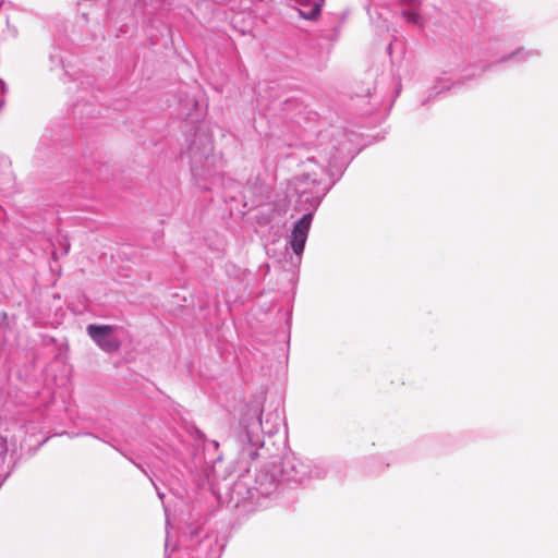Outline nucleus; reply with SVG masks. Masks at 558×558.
<instances>
[{
    "mask_svg": "<svg viewBox=\"0 0 558 558\" xmlns=\"http://www.w3.org/2000/svg\"><path fill=\"white\" fill-rule=\"evenodd\" d=\"M263 404L258 400L248 402L242 410L240 417L239 441L242 445V454L251 459L257 457V450L264 445L265 434L271 436L279 430V413L268 414L265 422L262 421Z\"/></svg>",
    "mask_w": 558,
    "mask_h": 558,
    "instance_id": "nucleus-2",
    "label": "nucleus"
},
{
    "mask_svg": "<svg viewBox=\"0 0 558 558\" xmlns=\"http://www.w3.org/2000/svg\"><path fill=\"white\" fill-rule=\"evenodd\" d=\"M282 472L288 480L294 482H302L311 477H319L324 473L323 470L317 468L312 469L308 463H305L294 457H287L283 460Z\"/></svg>",
    "mask_w": 558,
    "mask_h": 558,
    "instance_id": "nucleus-4",
    "label": "nucleus"
},
{
    "mask_svg": "<svg viewBox=\"0 0 558 558\" xmlns=\"http://www.w3.org/2000/svg\"><path fill=\"white\" fill-rule=\"evenodd\" d=\"M7 451H8L7 440L0 436V462H2L4 460Z\"/></svg>",
    "mask_w": 558,
    "mask_h": 558,
    "instance_id": "nucleus-12",
    "label": "nucleus"
},
{
    "mask_svg": "<svg viewBox=\"0 0 558 558\" xmlns=\"http://www.w3.org/2000/svg\"><path fill=\"white\" fill-rule=\"evenodd\" d=\"M537 54L538 53L536 50L525 49L523 47H520V48L511 51L510 53L504 54L499 59V62H501V63H507V62L522 63L533 57H536Z\"/></svg>",
    "mask_w": 558,
    "mask_h": 558,
    "instance_id": "nucleus-7",
    "label": "nucleus"
},
{
    "mask_svg": "<svg viewBox=\"0 0 558 558\" xmlns=\"http://www.w3.org/2000/svg\"><path fill=\"white\" fill-rule=\"evenodd\" d=\"M87 333L93 341L104 351L113 352L120 347L119 339L114 335V327L109 325H88Z\"/></svg>",
    "mask_w": 558,
    "mask_h": 558,
    "instance_id": "nucleus-5",
    "label": "nucleus"
},
{
    "mask_svg": "<svg viewBox=\"0 0 558 558\" xmlns=\"http://www.w3.org/2000/svg\"><path fill=\"white\" fill-rule=\"evenodd\" d=\"M276 489V485L274 482H269V487H263V486H259V487H254L253 489H248L247 490V495H248V498H254L255 495H263V496H268L270 494H272Z\"/></svg>",
    "mask_w": 558,
    "mask_h": 558,
    "instance_id": "nucleus-10",
    "label": "nucleus"
},
{
    "mask_svg": "<svg viewBox=\"0 0 558 558\" xmlns=\"http://www.w3.org/2000/svg\"><path fill=\"white\" fill-rule=\"evenodd\" d=\"M191 157V171L195 178L209 177V166H213L218 158L213 155V143L206 134L196 135L195 141L189 148Z\"/></svg>",
    "mask_w": 558,
    "mask_h": 558,
    "instance_id": "nucleus-3",
    "label": "nucleus"
},
{
    "mask_svg": "<svg viewBox=\"0 0 558 558\" xmlns=\"http://www.w3.org/2000/svg\"><path fill=\"white\" fill-rule=\"evenodd\" d=\"M136 468H140L144 473H146V472H145V470H143V469L140 466V464H136Z\"/></svg>",
    "mask_w": 558,
    "mask_h": 558,
    "instance_id": "nucleus-19",
    "label": "nucleus"
},
{
    "mask_svg": "<svg viewBox=\"0 0 558 558\" xmlns=\"http://www.w3.org/2000/svg\"><path fill=\"white\" fill-rule=\"evenodd\" d=\"M165 512H166V515L168 517V514H167V509H166V508H165ZM166 523H167V529H168V527H169V519H168V518H167V522H166ZM168 534H169V531L167 530V535H168ZM168 546H169V544H168V538H167V539H166V544H165L166 553L168 551Z\"/></svg>",
    "mask_w": 558,
    "mask_h": 558,
    "instance_id": "nucleus-14",
    "label": "nucleus"
},
{
    "mask_svg": "<svg viewBox=\"0 0 558 558\" xmlns=\"http://www.w3.org/2000/svg\"><path fill=\"white\" fill-rule=\"evenodd\" d=\"M50 59H51V61H52L53 63H58V62L60 61V60H59V58H58L57 60H54V57H53V56H50Z\"/></svg>",
    "mask_w": 558,
    "mask_h": 558,
    "instance_id": "nucleus-17",
    "label": "nucleus"
},
{
    "mask_svg": "<svg viewBox=\"0 0 558 558\" xmlns=\"http://www.w3.org/2000/svg\"><path fill=\"white\" fill-rule=\"evenodd\" d=\"M403 3L410 8L409 10L402 11L403 17L409 23L422 26L423 25L422 16L417 12L413 11V9L417 8L422 3V0H403Z\"/></svg>",
    "mask_w": 558,
    "mask_h": 558,
    "instance_id": "nucleus-9",
    "label": "nucleus"
},
{
    "mask_svg": "<svg viewBox=\"0 0 558 558\" xmlns=\"http://www.w3.org/2000/svg\"><path fill=\"white\" fill-rule=\"evenodd\" d=\"M197 106H198V104L194 97L186 98L185 104H184V109L182 110L181 114L186 118L192 117L193 111L197 109Z\"/></svg>",
    "mask_w": 558,
    "mask_h": 558,
    "instance_id": "nucleus-11",
    "label": "nucleus"
},
{
    "mask_svg": "<svg viewBox=\"0 0 558 558\" xmlns=\"http://www.w3.org/2000/svg\"><path fill=\"white\" fill-rule=\"evenodd\" d=\"M0 90H1V93H5L7 92L5 83L2 80H0Z\"/></svg>",
    "mask_w": 558,
    "mask_h": 558,
    "instance_id": "nucleus-15",
    "label": "nucleus"
},
{
    "mask_svg": "<svg viewBox=\"0 0 558 558\" xmlns=\"http://www.w3.org/2000/svg\"><path fill=\"white\" fill-rule=\"evenodd\" d=\"M471 75H463L458 70H450L449 72H444L441 76L438 77L435 86L433 87V92L435 94H439L445 90H449L456 86L462 85L465 80L471 78Z\"/></svg>",
    "mask_w": 558,
    "mask_h": 558,
    "instance_id": "nucleus-6",
    "label": "nucleus"
},
{
    "mask_svg": "<svg viewBox=\"0 0 558 558\" xmlns=\"http://www.w3.org/2000/svg\"><path fill=\"white\" fill-rule=\"evenodd\" d=\"M325 0H313V2L306 0L304 3H301V8L299 9L300 16L305 20H315L319 13L322 5Z\"/></svg>",
    "mask_w": 558,
    "mask_h": 558,
    "instance_id": "nucleus-8",
    "label": "nucleus"
},
{
    "mask_svg": "<svg viewBox=\"0 0 558 558\" xmlns=\"http://www.w3.org/2000/svg\"><path fill=\"white\" fill-rule=\"evenodd\" d=\"M243 487V483L242 482H236L232 488V492H239L241 490V488Z\"/></svg>",
    "mask_w": 558,
    "mask_h": 558,
    "instance_id": "nucleus-13",
    "label": "nucleus"
},
{
    "mask_svg": "<svg viewBox=\"0 0 558 558\" xmlns=\"http://www.w3.org/2000/svg\"><path fill=\"white\" fill-rule=\"evenodd\" d=\"M203 545H210L211 544V539L209 538H206L202 542Z\"/></svg>",
    "mask_w": 558,
    "mask_h": 558,
    "instance_id": "nucleus-16",
    "label": "nucleus"
},
{
    "mask_svg": "<svg viewBox=\"0 0 558 558\" xmlns=\"http://www.w3.org/2000/svg\"><path fill=\"white\" fill-rule=\"evenodd\" d=\"M344 147L337 148L335 154H325L320 156L327 166L318 165L314 158H308L302 162V171L294 177V190L298 193V204L306 213L294 222L289 235V244L293 253L301 257L304 252L305 243L308 236L314 211L318 208L322 199L329 191V186L322 183V177L328 169L340 168L342 161L340 155Z\"/></svg>",
    "mask_w": 558,
    "mask_h": 558,
    "instance_id": "nucleus-1",
    "label": "nucleus"
},
{
    "mask_svg": "<svg viewBox=\"0 0 558 558\" xmlns=\"http://www.w3.org/2000/svg\"><path fill=\"white\" fill-rule=\"evenodd\" d=\"M157 494H158V497H159L160 499H162V498H163V494H162V493L157 492Z\"/></svg>",
    "mask_w": 558,
    "mask_h": 558,
    "instance_id": "nucleus-18",
    "label": "nucleus"
}]
</instances>
